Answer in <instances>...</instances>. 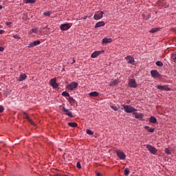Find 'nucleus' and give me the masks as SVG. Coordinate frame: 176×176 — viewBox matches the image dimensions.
<instances>
[{"instance_id": "nucleus-1", "label": "nucleus", "mask_w": 176, "mask_h": 176, "mask_svg": "<svg viewBox=\"0 0 176 176\" xmlns=\"http://www.w3.org/2000/svg\"><path fill=\"white\" fill-rule=\"evenodd\" d=\"M122 106L123 107V108H122L121 109H122V111H124V112H126V113H131L133 112H135L136 109L131 107V105H124L122 104Z\"/></svg>"}, {"instance_id": "nucleus-2", "label": "nucleus", "mask_w": 176, "mask_h": 176, "mask_svg": "<svg viewBox=\"0 0 176 176\" xmlns=\"http://www.w3.org/2000/svg\"><path fill=\"white\" fill-rule=\"evenodd\" d=\"M146 149H148V151H149V152H151V153H152V155H156V153H157V149H156V148L152 146L151 145L147 144L146 146Z\"/></svg>"}, {"instance_id": "nucleus-3", "label": "nucleus", "mask_w": 176, "mask_h": 176, "mask_svg": "<svg viewBox=\"0 0 176 176\" xmlns=\"http://www.w3.org/2000/svg\"><path fill=\"white\" fill-rule=\"evenodd\" d=\"M56 80H57V78H54L51 79L50 81V86H52V87H53L54 89H57V87H58V84L57 83Z\"/></svg>"}, {"instance_id": "nucleus-4", "label": "nucleus", "mask_w": 176, "mask_h": 176, "mask_svg": "<svg viewBox=\"0 0 176 176\" xmlns=\"http://www.w3.org/2000/svg\"><path fill=\"white\" fill-rule=\"evenodd\" d=\"M116 155L120 159V160H124L126 159V155L122 151L118 150L116 151Z\"/></svg>"}, {"instance_id": "nucleus-5", "label": "nucleus", "mask_w": 176, "mask_h": 176, "mask_svg": "<svg viewBox=\"0 0 176 176\" xmlns=\"http://www.w3.org/2000/svg\"><path fill=\"white\" fill-rule=\"evenodd\" d=\"M63 112L65 113V115L67 116H69V118H74V115L72 114V112L69 111V109H67L65 107H62Z\"/></svg>"}, {"instance_id": "nucleus-6", "label": "nucleus", "mask_w": 176, "mask_h": 176, "mask_svg": "<svg viewBox=\"0 0 176 176\" xmlns=\"http://www.w3.org/2000/svg\"><path fill=\"white\" fill-rule=\"evenodd\" d=\"M157 89L158 90H163L164 91H170V90H171V89H170V87H168L167 85H158L157 86Z\"/></svg>"}, {"instance_id": "nucleus-7", "label": "nucleus", "mask_w": 176, "mask_h": 176, "mask_svg": "<svg viewBox=\"0 0 176 176\" xmlns=\"http://www.w3.org/2000/svg\"><path fill=\"white\" fill-rule=\"evenodd\" d=\"M78 82H72L71 84L67 85L68 90H75L78 87Z\"/></svg>"}, {"instance_id": "nucleus-8", "label": "nucleus", "mask_w": 176, "mask_h": 176, "mask_svg": "<svg viewBox=\"0 0 176 176\" xmlns=\"http://www.w3.org/2000/svg\"><path fill=\"white\" fill-rule=\"evenodd\" d=\"M60 27L62 31H67L71 28V25H69V23H63L61 24Z\"/></svg>"}, {"instance_id": "nucleus-9", "label": "nucleus", "mask_w": 176, "mask_h": 176, "mask_svg": "<svg viewBox=\"0 0 176 176\" xmlns=\"http://www.w3.org/2000/svg\"><path fill=\"white\" fill-rule=\"evenodd\" d=\"M129 87L135 89V87L138 86L137 82H135V79H131L129 82Z\"/></svg>"}, {"instance_id": "nucleus-10", "label": "nucleus", "mask_w": 176, "mask_h": 176, "mask_svg": "<svg viewBox=\"0 0 176 176\" xmlns=\"http://www.w3.org/2000/svg\"><path fill=\"white\" fill-rule=\"evenodd\" d=\"M125 60H128L129 64H131L132 65H134V63H135L134 58L131 56H127L125 58Z\"/></svg>"}, {"instance_id": "nucleus-11", "label": "nucleus", "mask_w": 176, "mask_h": 176, "mask_svg": "<svg viewBox=\"0 0 176 176\" xmlns=\"http://www.w3.org/2000/svg\"><path fill=\"white\" fill-rule=\"evenodd\" d=\"M102 14H104V12L102 11H100L99 14H95L94 16V20H100L102 19L103 17Z\"/></svg>"}, {"instance_id": "nucleus-12", "label": "nucleus", "mask_w": 176, "mask_h": 176, "mask_svg": "<svg viewBox=\"0 0 176 176\" xmlns=\"http://www.w3.org/2000/svg\"><path fill=\"white\" fill-rule=\"evenodd\" d=\"M151 74L153 78H160L161 76L160 74H159L157 70H151Z\"/></svg>"}, {"instance_id": "nucleus-13", "label": "nucleus", "mask_w": 176, "mask_h": 176, "mask_svg": "<svg viewBox=\"0 0 176 176\" xmlns=\"http://www.w3.org/2000/svg\"><path fill=\"white\" fill-rule=\"evenodd\" d=\"M38 45H41V41H35L33 43H31L29 44L28 47H35V46H38Z\"/></svg>"}, {"instance_id": "nucleus-14", "label": "nucleus", "mask_w": 176, "mask_h": 176, "mask_svg": "<svg viewBox=\"0 0 176 176\" xmlns=\"http://www.w3.org/2000/svg\"><path fill=\"white\" fill-rule=\"evenodd\" d=\"M100 54H101V51H96L91 55V57L92 58H96V57H98Z\"/></svg>"}, {"instance_id": "nucleus-15", "label": "nucleus", "mask_w": 176, "mask_h": 176, "mask_svg": "<svg viewBox=\"0 0 176 176\" xmlns=\"http://www.w3.org/2000/svg\"><path fill=\"white\" fill-rule=\"evenodd\" d=\"M105 25V22L99 21L95 25V28H100V27H104Z\"/></svg>"}, {"instance_id": "nucleus-16", "label": "nucleus", "mask_w": 176, "mask_h": 176, "mask_svg": "<svg viewBox=\"0 0 176 176\" xmlns=\"http://www.w3.org/2000/svg\"><path fill=\"white\" fill-rule=\"evenodd\" d=\"M133 115L136 119H142V118H144V114H142V113H138L136 112H133Z\"/></svg>"}, {"instance_id": "nucleus-17", "label": "nucleus", "mask_w": 176, "mask_h": 176, "mask_svg": "<svg viewBox=\"0 0 176 176\" xmlns=\"http://www.w3.org/2000/svg\"><path fill=\"white\" fill-rule=\"evenodd\" d=\"M149 122L150 123L156 124L157 123V119H156V118H155L154 116H151L149 119Z\"/></svg>"}, {"instance_id": "nucleus-18", "label": "nucleus", "mask_w": 176, "mask_h": 176, "mask_svg": "<svg viewBox=\"0 0 176 176\" xmlns=\"http://www.w3.org/2000/svg\"><path fill=\"white\" fill-rule=\"evenodd\" d=\"M27 78V76L25 74H21L19 76V81L23 82L25 78Z\"/></svg>"}, {"instance_id": "nucleus-19", "label": "nucleus", "mask_w": 176, "mask_h": 176, "mask_svg": "<svg viewBox=\"0 0 176 176\" xmlns=\"http://www.w3.org/2000/svg\"><path fill=\"white\" fill-rule=\"evenodd\" d=\"M68 102H69V104H75V102H76V100H75V99H74V98L69 96L67 99Z\"/></svg>"}, {"instance_id": "nucleus-20", "label": "nucleus", "mask_w": 176, "mask_h": 176, "mask_svg": "<svg viewBox=\"0 0 176 176\" xmlns=\"http://www.w3.org/2000/svg\"><path fill=\"white\" fill-rule=\"evenodd\" d=\"M111 42H112V39L111 38H104L102 39V43H111Z\"/></svg>"}, {"instance_id": "nucleus-21", "label": "nucleus", "mask_w": 176, "mask_h": 176, "mask_svg": "<svg viewBox=\"0 0 176 176\" xmlns=\"http://www.w3.org/2000/svg\"><path fill=\"white\" fill-rule=\"evenodd\" d=\"M119 83V80H114L109 83V86H116Z\"/></svg>"}, {"instance_id": "nucleus-22", "label": "nucleus", "mask_w": 176, "mask_h": 176, "mask_svg": "<svg viewBox=\"0 0 176 176\" xmlns=\"http://www.w3.org/2000/svg\"><path fill=\"white\" fill-rule=\"evenodd\" d=\"M89 96L91 97H98V92H97V91L91 92L89 94Z\"/></svg>"}, {"instance_id": "nucleus-23", "label": "nucleus", "mask_w": 176, "mask_h": 176, "mask_svg": "<svg viewBox=\"0 0 176 176\" xmlns=\"http://www.w3.org/2000/svg\"><path fill=\"white\" fill-rule=\"evenodd\" d=\"M68 126L70 127H78V124L76 122H69Z\"/></svg>"}, {"instance_id": "nucleus-24", "label": "nucleus", "mask_w": 176, "mask_h": 176, "mask_svg": "<svg viewBox=\"0 0 176 176\" xmlns=\"http://www.w3.org/2000/svg\"><path fill=\"white\" fill-rule=\"evenodd\" d=\"M157 31H159V28H152L149 32H151V34H155V32H157Z\"/></svg>"}, {"instance_id": "nucleus-25", "label": "nucleus", "mask_w": 176, "mask_h": 176, "mask_svg": "<svg viewBox=\"0 0 176 176\" xmlns=\"http://www.w3.org/2000/svg\"><path fill=\"white\" fill-rule=\"evenodd\" d=\"M24 3H35V0H23Z\"/></svg>"}, {"instance_id": "nucleus-26", "label": "nucleus", "mask_w": 176, "mask_h": 176, "mask_svg": "<svg viewBox=\"0 0 176 176\" xmlns=\"http://www.w3.org/2000/svg\"><path fill=\"white\" fill-rule=\"evenodd\" d=\"M124 174L126 176L129 175V174H130V169H129L128 168H125L124 170Z\"/></svg>"}, {"instance_id": "nucleus-27", "label": "nucleus", "mask_w": 176, "mask_h": 176, "mask_svg": "<svg viewBox=\"0 0 176 176\" xmlns=\"http://www.w3.org/2000/svg\"><path fill=\"white\" fill-rule=\"evenodd\" d=\"M155 65H157V67H163V63L160 60L157 61Z\"/></svg>"}, {"instance_id": "nucleus-28", "label": "nucleus", "mask_w": 176, "mask_h": 176, "mask_svg": "<svg viewBox=\"0 0 176 176\" xmlns=\"http://www.w3.org/2000/svg\"><path fill=\"white\" fill-rule=\"evenodd\" d=\"M62 96H63V97H70L69 93H68V92H67V91H63V92L62 93Z\"/></svg>"}, {"instance_id": "nucleus-29", "label": "nucleus", "mask_w": 176, "mask_h": 176, "mask_svg": "<svg viewBox=\"0 0 176 176\" xmlns=\"http://www.w3.org/2000/svg\"><path fill=\"white\" fill-rule=\"evenodd\" d=\"M86 133L87 134H89V135H93V134H94V132H93L90 129H87L86 130Z\"/></svg>"}, {"instance_id": "nucleus-30", "label": "nucleus", "mask_w": 176, "mask_h": 176, "mask_svg": "<svg viewBox=\"0 0 176 176\" xmlns=\"http://www.w3.org/2000/svg\"><path fill=\"white\" fill-rule=\"evenodd\" d=\"M164 152L166 155H171V151H170V149H168V148H166L164 149Z\"/></svg>"}, {"instance_id": "nucleus-31", "label": "nucleus", "mask_w": 176, "mask_h": 176, "mask_svg": "<svg viewBox=\"0 0 176 176\" xmlns=\"http://www.w3.org/2000/svg\"><path fill=\"white\" fill-rule=\"evenodd\" d=\"M110 108H111V109H113V111H119V107H116V106H110Z\"/></svg>"}, {"instance_id": "nucleus-32", "label": "nucleus", "mask_w": 176, "mask_h": 176, "mask_svg": "<svg viewBox=\"0 0 176 176\" xmlns=\"http://www.w3.org/2000/svg\"><path fill=\"white\" fill-rule=\"evenodd\" d=\"M25 118L27 119V120H28V122H30V123H32V120H31V118H30V116H25Z\"/></svg>"}, {"instance_id": "nucleus-33", "label": "nucleus", "mask_w": 176, "mask_h": 176, "mask_svg": "<svg viewBox=\"0 0 176 176\" xmlns=\"http://www.w3.org/2000/svg\"><path fill=\"white\" fill-rule=\"evenodd\" d=\"M12 36L14 38V39H21V38L17 34H14Z\"/></svg>"}, {"instance_id": "nucleus-34", "label": "nucleus", "mask_w": 176, "mask_h": 176, "mask_svg": "<svg viewBox=\"0 0 176 176\" xmlns=\"http://www.w3.org/2000/svg\"><path fill=\"white\" fill-rule=\"evenodd\" d=\"M155 131V129L151 128L148 129V133H153Z\"/></svg>"}, {"instance_id": "nucleus-35", "label": "nucleus", "mask_w": 176, "mask_h": 176, "mask_svg": "<svg viewBox=\"0 0 176 176\" xmlns=\"http://www.w3.org/2000/svg\"><path fill=\"white\" fill-rule=\"evenodd\" d=\"M76 167L77 168H82V166H80V162H77Z\"/></svg>"}, {"instance_id": "nucleus-36", "label": "nucleus", "mask_w": 176, "mask_h": 176, "mask_svg": "<svg viewBox=\"0 0 176 176\" xmlns=\"http://www.w3.org/2000/svg\"><path fill=\"white\" fill-rule=\"evenodd\" d=\"M44 16H50V12H45L43 13Z\"/></svg>"}, {"instance_id": "nucleus-37", "label": "nucleus", "mask_w": 176, "mask_h": 176, "mask_svg": "<svg viewBox=\"0 0 176 176\" xmlns=\"http://www.w3.org/2000/svg\"><path fill=\"white\" fill-rule=\"evenodd\" d=\"M32 32H34V34H36V32H37V31H38V29L36 28H34L32 29Z\"/></svg>"}, {"instance_id": "nucleus-38", "label": "nucleus", "mask_w": 176, "mask_h": 176, "mask_svg": "<svg viewBox=\"0 0 176 176\" xmlns=\"http://www.w3.org/2000/svg\"><path fill=\"white\" fill-rule=\"evenodd\" d=\"M6 25H8V27H10V25H12V22H7Z\"/></svg>"}, {"instance_id": "nucleus-39", "label": "nucleus", "mask_w": 176, "mask_h": 176, "mask_svg": "<svg viewBox=\"0 0 176 176\" xmlns=\"http://www.w3.org/2000/svg\"><path fill=\"white\" fill-rule=\"evenodd\" d=\"M3 111H4L3 107L0 106V112H3Z\"/></svg>"}, {"instance_id": "nucleus-40", "label": "nucleus", "mask_w": 176, "mask_h": 176, "mask_svg": "<svg viewBox=\"0 0 176 176\" xmlns=\"http://www.w3.org/2000/svg\"><path fill=\"white\" fill-rule=\"evenodd\" d=\"M5 50V48L3 47H0V52H3Z\"/></svg>"}, {"instance_id": "nucleus-41", "label": "nucleus", "mask_w": 176, "mask_h": 176, "mask_svg": "<svg viewBox=\"0 0 176 176\" xmlns=\"http://www.w3.org/2000/svg\"><path fill=\"white\" fill-rule=\"evenodd\" d=\"M5 30H0V34H4Z\"/></svg>"}, {"instance_id": "nucleus-42", "label": "nucleus", "mask_w": 176, "mask_h": 176, "mask_svg": "<svg viewBox=\"0 0 176 176\" xmlns=\"http://www.w3.org/2000/svg\"><path fill=\"white\" fill-rule=\"evenodd\" d=\"M54 176H68L67 175H61L60 174H56Z\"/></svg>"}, {"instance_id": "nucleus-43", "label": "nucleus", "mask_w": 176, "mask_h": 176, "mask_svg": "<svg viewBox=\"0 0 176 176\" xmlns=\"http://www.w3.org/2000/svg\"><path fill=\"white\" fill-rule=\"evenodd\" d=\"M96 176H102V174L100 173H96Z\"/></svg>"}, {"instance_id": "nucleus-44", "label": "nucleus", "mask_w": 176, "mask_h": 176, "mask_svg": "<svg viewBox=\"0 0 176 176\" xmlns=\"http://www.w3.org/2000/svg\"><path fill=\"white\" fill-rule=\"evenodd\" d=\"M144 129H146V130H149V127L148 126H145Z\"/></svg>"}, {"instance_id": "nucleus-45", "label": "nucleus", "mask_w": 176, "mask_h": 176, "mask_svg": "<svg viewBox=\"0 0 176 176\" xmlns=\"http://www.w3.org/2000/svg\"><path fill=\"white\" fill-rule=\"evenodd\" d=\"M148 19H151V14H148V18L146 19V20H148Z\"/></svg>"}, {"instance_id": "nucleus-46", "label": "nucleus", "mask_w": 176, "mask_h": 176, "mask_svg": "<svg viewBox=\"0 0 176 176\" xmlns=\"http://www.w3.org/2000/svg\"><path fill=\"white\" fill-rule=\"evenodd\" d=\"M174 63H176V56L173 58Z\"/></svg>"}, {"instance_id": "nucleus-47", "label": "nucleus", "mask_w": 176, "mask_h": 176, "mask_svg": "<svg viewBox=\"0 0 176 176\" xmlns=\"http://www.w3.org/2000/svg\"><path fill=\"white\" fill-rule=\"evenodd\" d=\"M3 6H0V9H3Z\"/></svg>"}, {"instance_id": "nucleus-48", "label": "nucleus", "mask_w": 176, "mask_h": 176, "mask_svg": "<svg viewBox=\"0 0 176 176\" xmlns=\"http://www.w3.org/2000/svg\"><path fill=\"white\" fill-rule=\"evenodd\" d=\"M0 28H2V26H1V25H0Z\"/></svg>"}, {"instance_id": "nucleus-49", "label": "nucleus", "mask_w": 176, "mask_h": 176, "mask_svg": "<svg viewBox=\"0 0 176 176\" xmlns=\"http://www.w3.org/2000/svg\"><path fill=\"white\" fill-rule=\"evenodd\" d=\"M127 104H129V102H128Z\"/></svg>"}, {"instance_id": "nucleus-50", "label": "nucleus", "mask_w": 176, "mask_h": 176, "mask_svg": "<svg viewBox=\"0 0 176 176\" xmlns=\"http://www.w3.org/2000/svg\"><path fill=\"white\" fill-rule=\"evenodd\" d=\"M127 104H129V102H128Z\"/></svg>"}]
</instances>
